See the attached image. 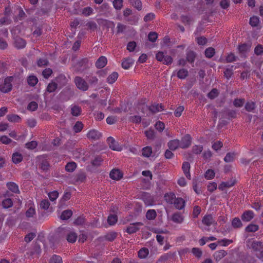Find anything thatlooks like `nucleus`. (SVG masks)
<instances>
[{"label":"nucleus","instance_id":"864d4df0","mask_svg":"<svg viewBox=\"0 0 263 263\" xmlns=\"http://www.w3.org/2000/svg\"><path fill=\"white\" fill-rule=\"evenodd\" d=\"M85 222V218L83 215L78 217L74 221L73 223L75 225L81 226Z\"/></svg>","mask_w":263,"mask_h":263},{"label":"nucleus","instance_id":"680f3d73","mask_svg":"<svg viewBox=\"0 0 263 263\" xmlns=\"http://www.w3.org/2000/svg\"><path fill=\"white\" fill-rule=\"evenodd\" d=\"M41 252V249L39 245L35 244L33 248V251L31 252V255H36L37 256L40 254Z\"/></svg>","mask_w":263,"mask_h":263},{"label":"nucleus","instance_id":"72a5a7b5","mask_svg":"<svg viewBox=\"0 0 263 263\" xmlns=\"http://www.w3.org/2000/svg\"><path fill=\"white\" fill-rule=\"evenodd\" d=\"M195 58H196V54L194 51H190L187 52L186 57V60L188 62H189L190 63H194Z\"/></svg>","mask_w":263,"mask_h":263},{"label":"nucleus","instance_id":"58836bf2","mask_svg":"<svg viewBox=\"0 0 263 263\" xmlns=\"http://www.w3.org/2000/svg\"><path fill=\"white\" fill-rule=\"evenodd\" d=\"M234 181H227V182H222L219 185V189L221 190H223L226 188L231 187L233 186L235 184Z\"/></svg>","mask_w":263,"mask_h":263},{"label":"nucleus","instance_id":"bf43d9fd","mask_svg":"<svg viewBox=\"0 0 263 263\" xmlns=\"http://www.w3.org/2000/svg\"><path fill=\"white\" fill-rule=\"evenodd\" d=\"M235 157L234 153H228L224 158V160L226 162H231L234 161Z\"/></svg>","mask_w":263,"mask_h":263},{"label":"nucleus","instance_id":"9d476101","mask_svg":"<svg viewBox=\"0 0 263 263\" xmlns=\"http://www.w3.org/2000/svg\"><path fill=\"white\" fill-rule=\"evenodd\" d=\"M123 173L119 169L112 170L109 174L110 177L116 180H119L123 177Z\"/></svg>","mask_w":263,"mask_h":263},{"label":"nucleus","instance_id":"338daca9","mask_svg":"<svg viewBox=\"0 0 263 263\" xmlns=\"http://www.w3.org/2000/svg\"><path fill=\"white\" fill-rule=\"evenodd\" d=\"M40 208L44 210H47L50 205V202L47 199H44L40 203Z\"/></svg>","mask_w":263,"mask_h":263},{"label":"nucleus","instance_id":"6e6552de","mask_svg":"<svg viewBox=\"0 0 263 263\" xmlns=\"http://www.w3.org/2000/svg\"><path fill=\"white\" fill-rule=\"evenodd\" d=\"M191 144V137L190 135L187 134L183 136L180 141V147L186 148Z\"/></svg>","mask_w":263,"mask_h":263},{"label":"nucleus","instance_id":"c756f323","mask_svg":"<svg viewBox=\"0 0 263 263\" xmlns=\"http://www.w3.org/2000/svg\"><path fill=\"white\" fill-rule=\"evenodd\" d=\"M77 165L74 162H70L65 165V170L68 172H73L77 168Z\"/></svg>","mask_w":263,"mask_h":263},{"label":"nucleus","instance_id":"f8f14e48","mask_svg":"<svg viewBox=\"0 0 263 263\" xmlns=\"http://www.w3.org/2000/svg\"><path fill=\"white\" fill-rule=\"evenodd\" d=\"M254 213L252 211H246L241 215V219L243 221L248 222L251 221L254 217Z\"/></svg>","mask_w":263,"mask_h":263},{"label":"nucleus","instance_id":"b1692460","mask_svg":"<svg viewBox=\"0 0 263 263\" xmlns=\"http://www.w3.org/2000/svg\"><path fill=\"white\" fill-rule=\"evenodd\" d=\"M148 109L153 113H156L163 110V106L161 104H154L148 107Z\"/></svg>","mask_w":263,"mask_h":263},{"label":"nucleus","instance_id":"cd10ccee","mask_svg":"<svg viewBox=\"0 0 263 263\" xmlns=\"http://www.w3.org/2000/svg\"><path fill=\"white\" fill-rule=\"evenodd\" d=\"M77 237L78 236L76 233L70 232L67 235L66 239L67 241L70 243H74L76 242Z\"/></svg>","mask_w":263,"mask_h":263},{"label":"nucleus","instance_id":"2eb2a0df","mask_svg":"<svg viewBox=\"0 0 263 263\" xmlns=\"http://www.w3.org/2000/svg\"><path fill=\"white\" fill-rule=\"evenodd\" d=\"M26 42L25 40L21 37H16L14 40V46L17 49H22L25 47Z\"/></svg>","mask_w":263,"mask_h":263},{"label":"nucleus","instance_id":"4468645a","mask_svg":"<svg viewBox=\"0 0 263 263\" xmlns=\"http://www.w3.org/2000/svg\"><path fill=\"white\" fill-rule=\"evenodd\" d=\"M176 198L175 194L172 192L167 193L164 196L165 201L170 204H173Z\"/></svg>","mask_w":263,"mask_h":263},{"label":"nucleus","instance_id":"dca6fc26","mask_svg":"<svg viewBox=\"0 0 263 263\" xmlns=\"http://www.w3.org/2000/svg\"><path fill=\"white\" fill-rule=\"evenodd\" d=\"M182 169L185 177L187 179H191V174L190 172V164L188 162H184L182 164Z\"/></svg>","mask_w":263,"mask_h":263},{"label":"nucleus","instance_id":"ddd939ff","mask_svg":"<svg viewBox=\"0 0 263 263\" xmlns=\"http://www.w3.org/2000/svg\"><path fill=\"white\" fill-rule=\"evenodd\" d=\"M107 63V58L104 56H101L96 62L95 65L97 68H102L106 66Z\"/></svg>","mask_w":263,"mask_h":263},{"label":"nucleus","instance_id":"bb28decb","mask_svg":"<svg viewBox=\"0 0 263 263\" xmlns=\"http://www.w3.org/2000/svg\"><path fill=\"white\" fill-rule=\"evenodd\" d=\"M202 222L206 226H211L213 222V218L211 215H205L203 217Z\"/></svg>","mask_w":263,"mask_h":263},{"label":"nucleus","instance_id":"412c9836","mask_svg":"<svg viewBox=\"0 0 263 263\" xmlns=\"http://www.w3.org/2000/svg\"><path fill=\"white\" fill-rule=\"evenodd\" d=\"M27 81L28 84L30 86L33 87L39 81L37 78L35 76L30 75L27 77Z\"/></svg>","mask_w":263,"mask_h":263},{"label":"nucleus","instance_id":"09e8293b","mask_svg":"<svg viewBox=\"0 0 263 263\" xmlns=\"http://www.w3.org/2000/svg\"><path fill=\"white\" fill-rule=\"evenodd\" d=\"M58 88V85L55 82H51L49 83L47 87V91L49 92H54Z\"/></svg>","mask_w":263,"mask_h":263},{"label":"nucleus","instance_id":"6e6d98bb","mask_svg":"<svg viewBox=\"0 0 263 263\" xmlns=\"http://www.w3.org/2000/svg\"><path fill=\"white\" fill-rule=\"evenodd\" d=\"M245 102V99H235L233 102L234 105L236 107H242Z\"/></svg>","mask_w":263,"mask_h":263},{"label":"nucleus","instance_id":"473e14b6","mask_svg":"<svg viewBox=\"0 0 263 263\" xmlns=\"http://www.w3.org/2000/svg\"><path fill=\"white\" fill-rule=\"evenodd\" d=\"M72 215V212L70 210L64 211L61 215V219L62 220H67L70 218Z\"/></svg>","mask_w":263,"mask_h":263},{"label":"nucleus","instance_id":"0e129e2a","mask_svg":"<svg viewBox=\"0 0 263 263\" xmlns=\"http://www.w3.org/2000/svg\"><path fill=\"white\" fill-rule=\"evenodd\" d=\"M226 114L228 116L229 119L235 118L237 116L236 111L232 109H228L226 111Z\"/></svg>","mask_w":263,"mask_h":263},{"label":"nucleus","instance_id":"8fccbe9b","mask_svg":"<svg viewBox=\"0 0 263 263\" xmlns=\"http://www.w3.org/2000/svg\"><path fill=\"white\" fill-rule=\"evenodd\" d=\"M38 108V104L35 101H31L27 105V108L28 110L33 111L36 110Z\"/></svg>","mask_w":263,"mask_h":263},{"label":"nucleus","instance_id":"a18cd8bd","mask_svg":"<svg viewBox=\"0 0 263 263\" xmlns=\"http://www.w3.org/2000/svg\"><path fill=\"white\" fill-rule=\"evenodd\" d=\"M232 226L234 228H239L242 227V224L239 218H234L232 221Z\"/></svg>","mask_w":263,"mask_h":263},{"label":"nucleus","instance_id":"c03bdc74","mask_svg":"<svg viewBox=\"0 0 263 263\" xmlns=\"http://www.w3.org/2000/svg\"><path fill=\"white\" fill-rule=\"evenodd\" d=\"M215 254L216 256L215 257V259L216 260L218 261L224 257L227 254V252L223 250H221L217 251Z\"/></svg>","mask_w":263,"mask_h":263},{"label":"nucleus","instance_id":"20e7f679","mask_svg":"<svg viewBox=\"0 0 263 263\" xmlns=\"http://www.w3.org/2000/svg\"><path fill=\"white\" fill-rule=\"evenodd\" d=\"M140 198L143 201L146 206H152L154 203V198L150 193L144 192H142Z\"/></svg>","mask_w":263,"mask_h":263},{"label":"nucleus","instance_id":"2f4dec72","mask_svg":"<svg viewBox=\"0 0 263 263\" xmlns=\"http://www.w3.org/2000/svg\"><path fill=\"white\" fill-rule=\"evenodd\" d=\"M152 154V148L151 146H147L142 149V154L143 157H149Z\"/></svg>","mask_w":263,"mask_h":263},{"label":"nucleus","instance_id":"6ab92c4d","mask_svg":"<svg viewBox=\"0 0 263 263\" xmlns=\"http://www.w3.org/2000/svg\"><path fill=\"white\" fill-rule=\"evenodd\" d=\"M167 145L170 150L175 151L180 147V141L178 140H171L168 143Z\"/></svg>","mask_w":263,"mask_h":263},{"label":"nucleus","instance_id":"f257e3e1","mask_svg":"<svg viewBox=\"0 0 263 263\" xmlns=\"http://www.w3.org/2000/svg\"><path fill=\"white\" fill-rule=\"evenodd\" d=\"M251 248L255 252L256 256L263 260V243L261 241H253L251 245Z\"/></svg>","mask_w":263,"mask_h":263},{"label":"nucleus","instance_id":"f03ea898","mask_svg":"<svg viewBox=\"0 0 263 263\" xmlns=\"http://www.w3.org/2000/svg\"><path fill=\"white\" fill-rule=\"evenodd\" d=\"M13 78L8 77L5 79L3 83L0 85V91L4 93H8L12 90V85L11 82Z\"/></svg>","mask_w":263,"mask_h":263},{"label":"nucleus","instance_id":"49530a36","mask_svg":"<svg viewBox=\"0 0 263 263\" xmlns=\"http://www.w3.org/2000/svg\"><path fill=\"white\" fill-rule=\"evenodd\" d=\"M123 0H114L112 2L114 7L117 10H120L123 7Z\"/></svg>","mask_w":263,"mask_h":263},{"label":"nucleus","instance_id":"79ce46f5","mask_svg":"<svg viewBox=\"0 0 263 263\" xmlns=\"http://www.w3.org/2000/svg\"><path fill=\"white\" fill-rule=\"evenodd\" d=\"M117 220L118 217L116 215H109L107 218V222L110 226H113L116 224Z\"/></svg>","mask_w":263,"mask_h":263},{"label":"nucleus","instance_id":"774afa93","mask_svg":"<svg viewBox=\"0 0 263 263\" xmlns=\"http://www.w3.org/2000/svg\"><path fill=\"white\" fill-rule=\"evenodd\" d=\"M93 13V9L90 7L84 8L82 10V13L86 16H88Z\"/></svg>","mask_w":263,"mask_h":263},{"label":"nucleus","instance_id":"a211bd4d","mask_svg":"<svg viewBox=\"0 0 263 263\" xmlns=\"http://www.w3.org/2000/svg\"><path fill=\"white\" fill-rule=\"evenodd\" d=\"M7 188L12 192L18 193L20 192L18 186L13 182H9L6 184Z\"/></svg>","mask_w":263,"mask_h":263},{"label":"nucleus","instance_id":"37998d69","mask_svg":"<svg viewBox=\"0 0 263 263\" xmlns=\"http://www.w3.org/2000/svg\"><path fill=\"white\" fill-rule=\"evenodd\" d=\"M132 59H126L122 62V67L124 69H128L132 66Z\"/></svg>","mask_w":263,"mask_h":263},{"label":"nucleus","instance_id":"c85d7f7f","mask_svg":"<svg viewBox=\"0 0 263 263\" xmlns=\"http://www.w3.org/2000/svg\"><path fill=\"white\" fill-rule=\"evenodd\" d=\"M117 237V233L115 232H110L104 236V238L105 240L111 242L113 241Z\"/></svg>","mask_w":263,"mask_h":263},{"label":"nucleus","instance_id":"603ef678","mask_svg":"<svg viewBox=\"0 0 263 263\" xmlns=\"http://www.w3.org/2000/svg\"><path fill=\"white\" fill-rule=\"evenodd\" d=\"M103 159L100 156H96L94 159L91 161V164L93 166H99L101 165Z\"/></svg>","mask_w":263,"mask_h":263},{"label":"nucleus","instance_id":"e433bc0d","mask_svg":"<svg viewBox=\"0 0 263 263\" xmlns=\"http://www.w3.org/2000/svg\"><path fill=\"white\" fill-rule=\"evenodd\" d=\"M130 4L138 10L142 9V3L140 0H128Z\"/></svg>","mask_w":263,"mask_h":263},{"label":"nucleus","instance_id":"1a4fd4ad","mask_svg":"<svg viewBox=\"0 0 263 263\" xmlns=\"http://www.w3.org/2000/svg\"><path fill=\"white\" fill-rule=\"evenodd\" d=\"M102 137V134L95 129H91L88 131L87 134V137L91 140H97Z\"/></svg>","mask_w":263,"mask_h":263},{"label":"nucleus","instance_id":"4c0bfd02","mask_svg":"<svg viewBox=\"0 0 263 263\" xmlns=\"http://www.w3.org/2000/svg\"><path fill=\"white\" fill-rule=\"evenodd\" d=\"M84 127V125L81 121H77L73 126V130L76 133L81 132Z\"/></svg>","mask_w":263,"mask_h":263},{"label":"nucleus","instance_id":"f704fd0d","mask_svg":"<svg viewBox=\"0 0 263 263\" xmlns=\"http://www.w3.org/2000/svg\"><path fill=\"white\" fill-rule=\"evenodd\" d=\"M149 254V250L147 248H143L138 251V257L140 258H145Z\"/></svg>","mask_w":263,"mask_h":263},{"label":"nucleus","instance_id":"aec40b11","mask_svg":"<svg viewBox=\"0 0 263 263\" xmlns=\"http://www.w3.org/2000/svg\"><path fill=\"white\" fill-rule=\"evenodd\" d=\"M232 242L233 241L232 240L226 238L218 240L216 242H215V249L217 246H227L230 243H232Z\"/></svg>","mask_w":263,"mask_h":263},{"label":"nucleus","instance_id":"5fc2aeb1","mask_svg":"<svg viewBox=\"0 0 263 263\" xmlns=\"http://www.w3.org/2000/svg\"><path fill=\"white\" fill-rule=\"evenodd\" d=\"M259 22V18L256 16H253L250 18L249 23L252 27L257 26Z\"/></svg>","mask_w":263,"mask_h":263},{"label":"nucleus","instance_id":"de8ad7c7","mask_svg":"<svg viewBox=\"0 0 263 263\" xmlns=\"http://www.w3.org/2000/svg\"><path fill=\"white\" fill-rule=\"evenodd\" d=\"M2 205L4 208L5 209H8L9 208L13 205V202L11 199L10 198H7L4 200L2 201Z\"/></svg>","mask_w":263,"mask_h":263},{"label":"nucleus","instance_id":"ea45409f","mask_svg":"<svg viewBox=\"0 0 263 263\" xmlns=\"http://www.w3.org/2000/svg\"><path fill=\"white\" fill-rule=\"evenodd\" d=\"M8 120L11 122H19L21 120V118L17 115L9 114L7 116Z\"/></svg>","mask_w":263,"mask_h":263},{"label":"nucleus","instance_id":"423d86ee","mask_svg":"<svg viewBox=\"0 0 263 263\" xmlns=\"http://www.w3.org/2000/svg\"><path fill=\"white\" fill-rule=\"evenodd\" d=\"M184 216L180 212H176L171 216V220L176 224H181L183 222Z\"/></svg>","mask_w":263,"mask_h":263},{"label":"nucleus","instance_id":"4be33fe9","mask_svg":"<svg viewBox=\"0 0 263 263\" xmlns=\"http://www.w3.org/2000/svg\"><path fill=\"white\" fill-rule=\"evenodd\" d=\"M157 216V214L156 211L154 209L147 210L145 214L146 219L149 220H154L156 218Z\"/></svg>","mask_w":263,"mask_h":263},{"label":"nucleus","instance_id":"393cba45","mask_svg":"<svg viewBox=\"0 0 263 263\" xmlns=\"http://www.w3.org/2000/svg\"><path fill=\"white\" fill-rule=\"evenodd\" d=\"M119 74L117 72H113L107 78V82L108 84H112L117 80Z\"/></svg>","mask_w":263,"mask_h":263},{"label":"nucleus","instance_id":"c9c22d12","mask_svg":"<svg viewBox=\"0 0 263 263\" xmlns=\"http://www.w3.org/2000/svg\"><path fill=\"white\" fill-rule=\"evenodd\" d=\"M82 111L81 108L78 105H73L71 108V114L73 116H79Z\"/></svg>","mask_w":263,"mask_h":263},{"label":"nucleus","instance_id":"39448f33","mask_svg":"<svg viewBox=\"0 0 263 263\" xmlns=\"http://www.w3.org/2000/svg\"><path fill=\"white\" fill-rule=\"evenodd\" d=\"M107 142L111 149L118 152L122 150V146L120 145L118 142H116L113 137H108L107 139Z\"/></svg>","mask_w":263,"mask_h":263},{"label":"nucleus","instance_id":"a878e982","mask_svg":"<svg viewBox=\"0 0 263 263\" xmlns=\"http://www.w3.org/2000/svg\"><path fill=\"white\" fill-rule=\"evenodd\" d=\"M188 74L189 72L187 70L184 68L179 69L177 72V77L180 79H185Z\"/></svg>","mask_w":263,"mask_h":263},{"label":"nucleus","instance_id":"9b49d317","mask_svg":"<svg viewBox=\"0 0 263 263\" xmlns=\"http://www.w3.org/2000/svg\"><path fill=\"white\" fill-rule=\"evenodd\" d=\"M139 225H142V223L141 222H136L134 223L130 224L126 228V232L129 234H132L136 233L138 231L139 228L137 227Z\"/></svg>","mask_w":263,"mask_h":263},{"label":"nucleus","instance_id":"7c9ffc66","mask_svg":"<svg viewBox=\"0 0 263 263\" xmlns=\"http://www.w3.org/2000/svg\"><path fill=\"white\" fill-rule=\"evenodd\" d=\"M250 46L247 44H243L239 45L238 47V50L239 52L241 54H245L250 50Z\"/></svg>","mask_w":263,"mask_h":263},{"label":"nucleus","instance_id":"0eeeda50","mask_svg":"<svg viewBox=\"0 0 263 263\" xmlns=\"http://www.w3.org/2000/svg\"><path fill=\"white\" fill-rule=\"evenodd\" d=\"M173 205L175 208L178 210H183L185 206L186 201L181 197H177L176 198Z\"/></svg>","mask_w":263,"mask_h":263},{"label":"nucleus","instance_id":"a19ab883","mask_svg":"<svg viewBox=\"0 0 263 263\" xmlns=\"http://www.w3.org/2000/svg\"><path fill=\"white\" fill-rule=\"evenodd\" d=\"M258 229L259 227L258 225L251 223L246 228L245 230L248 232H255Z\"/></svg>","mask_w":263,"mask_h":263},{"label":"nucleus","instance_id":"f3484780","mask_svg":"<svg viewBox=\"0 0 263 263\" xmlns=\"http://www.w3.org/2000/svg\"><path fill=\"white\" fill-rule=\"evenodd\" d=\"M41 161V168L43 171H47L50 166L48 161L44 158V156H41L39 157Z\"/></svg>","mask_w":263,"mask_h":263},{"label":"nucleus","instance_id":"5701e85b","mask_svg":"<svg viewBox=\"0 0 263 263\" xmlns=\"http://www.w3.org/2000/svg\"><path fill=\"white\" fill-rule=\"evenodd\" d=\"M23 160V156L18 152L14 153L12 156V160L15 164L20 163Z\"/></svg>","mask_w":263,"mask_h":263},{"label":"nucleus","instance_id":"3c124183","mask_svg":"<svg viewBox=\"0 0 263 263\" xmlns=\"http://www.w3.org/2000/svg\"><path fill=\"white\" fill-rule=\"evenodd\" d=\"M144 134L147 139L152 140L154 139L155 136V132L153 129H149L144 132Z\"/></svg>","mask_w":263,"mask_h":263},{"label":"nucleus","instance_id":"69168bd1","mask_svg":"<svg viewBox=\"0 0 263 263\" xmlns=\"http://www.w3.org/2000/svg\"><path fill=\"white\" fill-rule=\"evenodd\" d=\"M184 109L183 106H179L174 111V115L176 117H179L181 116L182 112Z\"/></svg>","mask_w":263,"mask_h":263},{"label":"nucleus","instance_id":"e2e57ef3","mask_svg":"<svg viewBox=\"0 0 263 263\" xmlns=\"http://www.w3.org/2000/svg\"><path fill=\"white\" fill-rule=\"evenodd\" d=\"M254 53L256 55H260L263 53V46L258 44L254 49Z\"/></svg>","mask_w":263,"mask_h":263},{"label":"nucleus","instance_id":"4d7b16f0","mask_svg":"<svg viewBox=\"0 0 263 263\" xmlns=\"http://www.w3.org/2000/svg\"><path fill=\"white\" fill-rule=\"evenodd\" d=\"M49 263H62V257L59 255H54L51 258Z\"/></svg>","mask_w":263,"mask_h":263},{"label":"nucleus","instance_id":"052dcab7","mask_svg":"<svg viewBox=\"0 0 263 263\" xmlns=\"http://www.w3.org/2000/svg\"><path fill=\"white\" fill-rule=\"evenodd\" d=\"M255 104L254 102H248L245 105V108L248 111H251L255 109Z\"/></svg>","mask_w":263,"mask_h":263},{"label":"nucleus","instance_id":"7ed1b4c3","mask_svg":"<svg viewBox=\"0 0 263 263\" xmlns=\"http://www.w3.org/2000/svg\"><path fill=\"white\" fill-rule=\"evenodd\" d=\"M74 82L78 89L83 91H86L88 89L87 83L80 77H76Z\"/></svg>","mask_w":263,"mask_h":263},{"label":"nucleus","instance_id":"13d9d810","mask_svg":"<svg viewBox=\"0 0 263 263\" xmlns=\"http://www.w3.org/2000/svg\"><path fill=\"white\" fill-rule=\"evenodd\" d=\"M155 127L157 130L160 132H162L165 128V125L163 122L159 121L156 123Z\"/></svg>","mask_w":263,"mask_h":263}]
</instances>
